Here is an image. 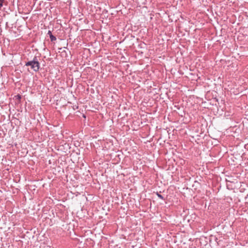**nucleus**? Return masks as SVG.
Here are the masks:
<instances>
[{
  "label": "nucleus",
  "mask_w": 248,
  "mask_h": 248,
  "mask_svg": "<svg viewBox=\"0 0 248 248\" xmlns=\"http://www.w3.org/2000/svg\"><path fill=\"white\" fill-rule=\"evenodd\" d=\"M26 66L31 67V68L34 71H37L39 69V63L37 61H32L27 62Z\"/></svg>",
  "instance_id": "f257e3e1"
},
{
  "label": "nucleus",
  "mask_w": 248,
  "mask_h": 248,
  "mask_svg": "<svg viewBox=\"0 0 248 248\" xmlns=\"http://www.w3.org/2000/svg\"><path fill=\"white\" fill-rule=\"evenodd\" d=\"M50 38L52 41H54L56 39V37L53 36L52 34L50 35Z\"/></svg>",
  "instance_id": "f03ea898"
},
{
  "label": "nucleus",
  "mask_w": 248,
  "mask_h": 248,
  "mask_svg": "<svg viewBox=\"0 0 248 248\" xmlns=\"http://www.w3.org/2000/svg\"><path fill=\"white\" fill-rule=\"evenodd\" d=\"M158 197L162 199L163 198V197L162 196V195H160V194H157Z\"/></svg>",
  "instance_id": "7ed1b4c3"
},
{
  "label": "nucleus",
  "mask_w": 248,
  "mask_h": 248,
  "mask_svg": "<svg viewBox=\"0 0 248 248\" xmlns=\"http://www.w3.org/2000/svg\"><path fill=\"white\" fill-rule=\"evenodd\" d=\"M49 35H51L52 34L51 33V31H48V33Z\"/></svg>",
  "instance_id": "20e7f679"
},
{
  "label": "nucleus",
  "mask_w": 248,
  "mask_h": 248,
  "mask_svg": "<svg viewBox=\"0 0 248 248\" xmlns=\"http://www.w3.org/2000/svg\"><path fill=\"white\" fill-rule=\"evenodd\" d=\"M16 97H17V98H18V99H19L20 98V96H19V95H17V96H16Z\"/></svg>",
  "instance_id": "39448f33"
}]
</instances>
